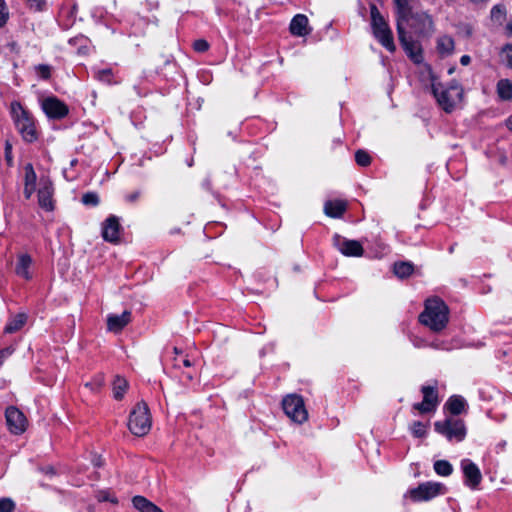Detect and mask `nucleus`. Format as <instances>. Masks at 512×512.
Returning <instances> with one entry per match:
<instances>
[{"label":"nucleus","mask_w":512,"mask_h":512,"mask_svg":"<svg viewBox=\"0 0 512 512\" xmlns=\"http://www.w3.org/2000/svg\"><path fill=\"white\" fill-rule=\"evenodd\" d=\"M449 310L447 305L439 298L428 299L424 311L419 315L421 324L434 332L443 330L448 323Z\"/></svg>","instance_id":"1"},{"label":"nucleus","mask_w":512,"mask_h":512,"mask_svg":"<svg viewBox=\"0 0 512 512\" xmlns=\"http://www.w3.org/2000/svg\"><path fill=\"white\" fill-rule=\"evenodd\" d=\"M507 126L510 130H512V116L508 118L507 120Z\"/></svg>","instance_id":"52"},{"label":"nucleus","mask_w":512,"mask_h":512,"mask_svg":"<svg viewBox=\"0 0 512 512\" xmlns=\"http://www.w3.org/2000/svg\"><path fill=\"white\" fill-rule=\"evenodd\" d=\"M346 202L341 200L327 201L324 204V213L331 218H340L346 211Z\"/></svg>","instance_id":"21"},{"label":"nucleus","mask_w":512,"mask_h":512,"mask_svg":"<svg viewBox=\"0 0 512 512\" xmlns=\"http://www.w3.org/2000/svg\"><path fill=\"white\" fill-rule=\"evenodd\" d=\"M152 425L151 415L148 405L141 401L135 405L129 415L128 428L138 437L146 435Z\"/></svg>","instance_id":"4"},{"label":"nucleus","mask_w":512,"mask_h":512,"mask_svg":"<svg viewBox=\"0 0 512 512\" xmlns=\"http://www.w3.org/2000/svg\"><path fill=\"white\" fill-rule=\"evenodd\" d=\"M427 427L428 424H424L420 421H415L410 425V431L413 434V436L420 438L426 435Z\"/></svg>","instance_id":"31"},{"label":"nucleus","mask_w":512,"mask_h":512,"mask_svg":"<svg viewBox=\"0 0 512 512\" xmlns=\"http://www.w3.org/2000/svg\"><path fill=\"white\" fill-rule=\"evenodd\" d=\"M5 153H6V159L10 162L11 161V145L9 143H6Z\"/></svg>","instance_id":"47"},{"label":"nucleus","mask_w":512,"mask_h":512,"mask_svg":"<svg viewBox=\"0 0 512 512\" xmlns=\"http://www.w3.org/2000/svg\"><path fill=\"white\" fill-rule=\"evenodd\" d=\"M26 321L27 315L24 313H19L10 319L4 329V332L9 334L17 332L25 325Z\"/></svg>","instance_id":"25"},{"label":"nucleus","mask_w":512,"mask_h":512,"mask_svg":"<svg viewBox=\"0 0 512 512\" xmlns=\"http://www.w3.org/2000/svg\"><path fill=\"white\" fill-rule=\"evenodd\" d=\"M285 414L295 423L302 424L308 419L304 400L297 394L287 395L282 401Z\"/></svg>","instance_id":"6"},{"label":"nucleus","mask_w":512,"mask_h":512,"mask_svg":"<svg viewBox=\"0 0 512 512\" xmlns=\"http://www.w3.org/2000/svg\"><path fill=\"white\" fill-rule=\"evenodd\" d=\"M501 57L506 65L512 68V44H508L502 49Z\"/></svg>","instance_id":"35"},{"label":"nucleus","mask_w":512,"mask_h":512,"mask_svg":"<svg viewBox=\"0 0 512 512\" xmlns=\"http://www.w3.org/2000/svg\"><path fill=\"white\" fill-rule=\"evenodd\" d=\"M11 114L14 124L26 142H33L37 139L34 121L19 102L11 103Z\"/></svg>","instance_id":"3"},{"label":"nucleus","mask_w":512,"mask_h":512,"mask_svg":"<svg viewBox=\"0 0 512 512\" xmlns=\"http://www.w3.org/2000/svg\"><path fill=\"white\" fill-rule=\"evenodd\" d=\"M97 499L99 502H105V501H109L113 504H117L118 503V500L116 497L112 496L110 494L109 491H106V490H102V491H99L96 495Z\"/></svg>","instance_id":"37"},{"label":"nucleus","mask_w":512,"mask_h":512,"mask_svg":"<svg viewBox=\"0 0 512 512\" xmlns=\"http://www.w3.org/2000/svg\"><path fill=\"white\" fill-rule=\"evenodd\" d=\"M396 10L397 25L403 26L413 17V0H393Z\"/></svg>","instance_id":"16"},{"label":"nucleus","mask_w":512,"mask_h":512,"mask_svg":"<svg viewBox=\"0 0 512 512\" xmlns=\"http://www.w3.org/2000/svg\"><path fill=\"white\" fill-rule=\"evenodd\" d=\"M38 203L39 205L47 210H53V201H52V187L50 184H45L38 191Z\"/></svg>","instance_id":"22"},{"label":"nucleus","mask_w":512,"mask_h":512,"mask_svg":"<svg viewBox=\"0 0 512 512\" xmlns=\"http://www.w3.org/2000/svg\"><path fill=\"white\" fill-rule=\"evenodd\" d=\"M466 402L461 396H452L446 403V406L451 414L459 415L463 412Z\"/></svg>","instance_id":"27"},{"label":"nucleus","mask_w":512,"mask_h":512,"mask_svg":"<svg viewBox=\"0 0 512 512\" xmlns=\"http://www.w3.org/2000/svg\"><path fill=\"white\" fill-rule=\"evenodd\" d=\"M497 92L502 100L512 99V81L502 79L497 84Z\"/></svg>","instance_id":"29"},{"label":"nucleus","mask_w":512,"mask_h":512,"mask_svg":"<svg viewBox=\"0 0 512 512\" xmlns=\"http://www.w3.org/2000/svg\"><path fill=\"white\" fill-rule=\"evenodd\" d=\"M140 195H141L140 191H134L133 193L128 194L126 196V200L131 203L136 202L139 199Z\"/></svg>","instance_id":"44"},{"label":"nucleus","mask_w":512,"mask_h":512,"mask_svg":"<svg viewBox=\"0 0 512 512\" xmlns=\"http://www.w3.org/2000/svg\"><path fill=\"white\" fill-rule=\"evenodd\" d=\"M333 244L345 256L360 257L364 253V249L360 242L356 240H347L338 234L333 237Z\"/></svg>","instance_id":"12"},{"label":"nucleus","mask_w":512,"mask_h":512,"mask_svg":"<svg viewBox=\"0 0 512 512\" xmlns=\"http://www.w3.org/2000/svg\"><path fill=\"white\" fill-rule=\"evenodd\" d=\"M184 376L188 381H192L194 379V375L191 372L184 373Z\"/></svg>","instance_id":"51"},{"label":"nucleus","mask_w":512,"mask_h":512,"mask_svg":"<svg viewBox=\"0 0 512 512\" xmlns=\"http://www.w3.org/2000/svg\"><path fill=\"white\" fill-rule=\"evenodd\" d=\"M6 423L11 433L19 435L25 432L27 428V419L25 415L16 407L10 406L5 412Z\"/></svg>","instance_id":"10"},{"label":"nucleus","mask_w":512,"mask_h":512,"mask_svg":"<svg viewBox=\"0 0 512 512\" xmlns=\"http://www.w3.org/2000/svg\"><path fill=\"white\" fill-rule=\"evenodd\" d=\"M423 401L421 403H415L413 408L421 413H428L433 411L438 404V395L435 386H423Z\"/></svg>","instance_id":"13"},{"label":"nucleus","mask_w":512,"mask_h":512,"mask_svg":"<svg viewBox=\"0 0 512 512\" xmlns=\"http://www.w3.org/2000/svg\"><path fill=\"white\" fill-rule=\"evenodd\" d=\"M410 20L415 22V25H417L416 31L420 34H427L433 31L434 23L427 12H413V17Z\"/></svg>","instance_id":"18"},{"label":"nucleus","mask_w":512,"mask_h":512,"mask_svg":"<svg viewBox=\"0 0 512 512\" xmlns=\"http://www.w3.org/2000/svg\"><path fill=\"white\" fill-rule=\"evenodd\" d=\"M308 18L303 14H297L290 23V32L295 36H305L309 33L307 30Z\"/></svg>","instance_id":"19"},{"label":"nucleus","mask_w":512,"mask_h":512,"mask_svg":"<svg viewBox=\"0 0 512 512\" xmlns=\"http://www.w3.org/2000/svg\"><path fill=\"white\" fill-rule=\"evenodd\" d=\"M414 270V266L411 262H397L393 266L395 275L399 278L409 277Z\"/></svg>","instance_id":"28"},{"label":"nucleus","mask_w":512,"mask_h":512,"mask_svg":"<svg viewBox=\"0 0 512 512\" xmlns=\"http://www.w3.org/2000/svg\"><path fill=\"white\" fill-rule=\"evenodd\" d=\"M34 188H35V186H32V185H30V186H26V185H25V188H24V195H25V197H26L27 199H29V198L31 197V195L33 194V192H34Z\"/></svg>","instance_id":"46"},{"label":"nucleus","mask_w":512,"mask_h":512,"mask_svg":"<svg viewBox=\"0 0 512 512\" xmlns=\"http://www.w3.org/2000/svg\"><path fill=\"white\" fill-rule=\"evenodd\" d=\"M435 430L444 435L448 440H456L458 442L464 440L466 436L465 424L460 419L447 418L444 421L434 423Z\"/></svg>","instance_id":"7"},{"label":"nucleus","mask_w":512,"mask_h":512,"mask_svg":"<svg viewBox=\"0 0 512 512\" xmlns=\"http://www.w3.org/2000/svg\"><path fill=\"white\" fill-rule=\"evenodd\" d=\"M131 321V312L125 310L121 315L111 314L107 317L109 331L118 333Z\"/></svg>","instance_id":"17"},{"label":"nucleus","mask_w":512,"mask_h":512,"mask_svg":"<svg viewBox=\"0 0 512 512\" xmlns=\"http://www.w3.org/2000/svg\"><path fill=\"white\" fill-rule=\"evenodd\" d=\"M461 468L465 477V484L475 489L482 481L480 469L469 459H463L461 461Z\"/></svg>","instance_id":"14"},{"label":"nucleus","mask_w":512,"mask_h":512,"mask_svg":"<svg viewBox=\"0 0 512 512\" xmlns=\"http://www.w3.org/2000/svg\"><path fill=\"white\" fill-rule=\"evenodd\" d=\"M111 75V70L110 69H105V70H102L98 73V77L99 79H106L107 81H109L108 77Z\"/></svg>","instance_id":"45"},{"label":"nucleus","mask_w":512,"mask_h":512,"mask_svg":"<svg viewBox=\"0 0 512 512\" xmlns=\"http://www.w3.org/2000/svg\"><path fill=\"white\" fill-rule=\"evenodd\" d=\"M27 5L31 10L40 12L46 8V0H27Z\"/></svg>","instance_id":"39"},{"label":"nucleus","mask_w":512,"mask_h":512,"mask_svg":"<svg viewBox=\"0 0 512 512\" xmlns=\"http://www.w3.org/2000/svg\"><path fill=\"white\" fill-rule=\"evenodd\" d=\"M15 503L10 498L0 499V512H13Z\"/></svg>","instance_id":"40"},{"label":"nucleus","mask_w":512,"mask_h":512,"mask_svg":"<svg viewBox=\"0 0 512 512\" xmlns=\"http://www.w3.org/2000/svg\"><path fill=\"white\" fill-rule=\"evenodd\" d=\"M445 492V486L439 482H425L408 491L409 497L415 501H429Z\"/></svg>","instance_id":"8"},{"label":"nucleus","mask_w":512,"mask_h":512,"mask_svg":"<svg viewBox=\"0 0 512 512\" xmlns=\"http://www.w3.org/2000/svg\"><path fill=\"white\" fill-rule=\"evenodd\" d=\"M93 463L95 466L97 467H100L102 466V460H101V457H96L95 459H93Z\"/></svg>","instance_id":"49"},{"label":"nucleus","mask_w":512,"mask_h":512,"mask_svg":"<svg viewBox=\"0 0 512 512\" xmlns=\"http://www.w3.org/2000/svg\"><path fill=\"white\" fill-rule=\"evenodd\" d=\"M371 26L375 38L390 52L395 51V44L393 41L392 32L385 21L384 17L376 7L370 6Z\"/></svg>","instance_id":"5"},{"label":"nucleus","mask_w":512,"mask_h":512,"mask_svg":"<svg viewBox=\"0 0 512 512\" xmlns=\"http://www.w3.org/2000/svg\"><path fill=\"white\" fill-rule=\"evenodd\" d=\"M46 472H47V473H50V474H53V473H54V470H53V468H51V467H50V468H48V469L46 470Z\"/></svg>","instance_id":"54"},{"label":"nucleus","mask_w":512,"mask_h":512,"mask_svg":"<svg viewBox=\"0 0 512 512\" xmlns=\"http://www.w3.org/2000/svg\"><path fill=\"white\" fill-rule=\"evenodd\" d=\"M505 11L502 6L496 5L491 9V18L500 21L504 17Z\"/></svg>","instance_id":"42"},{"label":"nucleus","mask_w":512,"mask_h":512,"mask_svg":"<svg viewBox=\"0 0 512 512\" xmlns=\"http://www.w3.org/2000/svg\"><path fill=\"white\" fill-rule=\"evenodd\" d=\"M434 470L440 476H449L453 472V467L446 460H438L434 463Z\"/></svg>","instance_id":"30"},{"label":"nucleus","mask_w":512,"mask_h":512,"mask_svg":"<svg viewBox=\"0 0 512 512\" xmlns=\"http://www.w3.org/2000/svg\"><path fill=\"white\" fill-rule=\"evenodd\" d=\"M181 364L184 367H193L196 366L195 359H190L187 355L183 359L174 358V367L175 368H181Z\"/></svg>","instance_id":"36"},{"label":"nucleus","mask_w":512,"mask_h":512,"mask_svg":"<svg viewBox=\"0 0 512 512\" xmlns=\"http://www.w3.org/2000/svg\"><path fill=\"white\" fill-rule=\"evenodd\" d=\"M470 61H471V58H470V56H468V55H463V56L460 58V63H461L462 65H468V64L470 63Z\"/></svg>","instance_id":"48"},{"label":"nucleus","mask_w":512,"mask_h":512,"mask_svg":"<svg viewBox=\"0 0 512 512\" xmlns=\"http://www.w3.org/2000/svg\"><path fill=\"white\" fill-rule=\"evenodd\" d=\"M8 19L4 0H0V27L4 26Z\"/></svg>","instance_id":"43"},{"label":"nucleus","mask_w":512,"mask_h":512,"mask_svg":"<svg viewBox=\"0 0 512 512\" xmlns=\"http://www.w3.org/2000/svg\"><path fill=\"white\" fill-rule=\"evenodd\" d=\"M193 48L196 52L203 53L208 50L209 44L204 39H198L194 41Z\"/></svg>","instance_id":"41"},{"label":"nucleus","mask_w":512,"mask_h":512,"mask_svg":"<svg viewBox=\"0 0 512 512\" xmlns=\"http://www.w3.org/2000/svg\"><path fill=\"white\" fill-rule=\"evenodd\" d=\"M9 354V352L7 350H2L0 351V364L2 363L4 357Z\"/></svg>","instance_id":"50"},{"label":"nucleus","mask_w":512,"mask_h":512,"mask_svg":"<svg viewBox=\"0 0 512 512\" xmlns=\"http://www.w3.org/2000/svg\"><path fill=\"white\" fill-rule=\"evenodd\" d=\"M397 33L399 41L405 50L408 57L415 63L420 64L423 62L422 48L419 42L414 41L407 35L404 26L397 25Z\"/></svg>","instance_id":"9"},{"label":"nucleus","mask_w":512,"mask_h":512,"mask_svg":"<svg viewBox=\"0 0 512 512\" xmlns=\"http://www.w3.org/2000/svg\"><path fill=\"white\" fill-rule=\"evenodd\" d=\"M36 183V173L33 169L32 164H27L25 166V185L26 186H35Z\"/></svg>","instance_id":"33"},{"label":"nucleus","mask_w":512,"mask_h":512,"mask_svg":"<svg viewBox=\"0 0 512 512\" xmlns=\"http://www.w3.org/2000/svg\"><path fill=\"white\" fill-rule=\"evenodd\" d=\"M453 72H454V68H450L448 71L449 74H452Z\"/></svg>","instance_id":"55"},{"label":"nucleus","mask_w":512,"mask_h":512,"mask_svg":"<svg viewBox=\"0 0 512 512\" xmlns=\"http://www.w3.org/2000/svg\"><path fill=\"white\" fill-rule=\"evenodd\" d=\"M132 503L140 512H163L162 509L143 496H134Z\"/></svg>","instance_id":"23"},{"label":"nucleus","mask_w":512,"mask_h":512,"mask_svg":"<svg viewBox=\"0 0 512 512\" xmlns=\"http://www.w3.org/2000/svg\"><path fill=\"white\" fill-rule=\"evenodd\" d=\"M431 89L439 106L448 113L453 111L456 103L460 101L463 96V90L457 81H452L449 86L444 87L435 77H432Z\"/></svg>","instance_id":"2"},{"label":"nucleus","mask_w":512,"mask_h":512,"mask_svg":"<svg viewBox=\"0 0 512 512\" xmlns=\"http://www.w3.org/2000/svg\"><path fill=\"white\" fill-rule=\"evenodd\" d=\"M32 265V258L28 254H20L15 267V272L18 276L29 280L31 279L30 267Z\"/></svg>","instance_id":"20"},{"label":"nucleus","mask_w":512,"mask_h":512,"mask_svg":"<svg viewBox=\"0 0 512 512\" xmlns=\"http://www.w3.org/2000/svg\"><path fill=\"white\" fill-rule=\"evenodd\" d=\"M454 47L455 43L451 36L442 35L437 39V51L442 57L451 55Z\"/></svg>","instance_id":"24"},{"label":"nucleus","mask_w":512,"mask_h":512,"mask_svg":"<svg viewBox=\"0 0 512 512\" xmlns=\"http://www.w3.org/2000/svg\"><path fill=\"white\" fill-rule=\"evenodd\" d=\"M121 225L115 215L109 216L102 226V237L110 243H118L120 239Z\"/></svg>","instance_id":"15"},{"label":"nucleus","mask_w":512,"mask_h":512,"mask_svg":"<svg viewBox=\"0 0 512 512\" xmlns=\"http://www.w3.org/2000/svg\"><path fill=\"white\" fill-rule=\"evenodd\" d=\"M128 381L121 377L116 376L113 381V396L116 400H121L124 397V394L126 393L128 389Z\"/></svg>","instance_id":"26"},{"label":"nucleus","mask_w":512,"mask_h":512,"mask_svg":"<svg viewBox=\"0 0 512 512\" xmlns=\"http://www.w3.org/2000/svg\"><path fill=\"white\" fill-rule=\"evenodd\" d=\"M173 351H174V353H175V354H177V355L182 353V351H180L177 347H174V348H173Z\"/></svg>","instance_id":"53"},{"label":"nucleus","mask_w":512,"mask_h":512,"mask_svg":"<svg viewBox=\"0 0 512 512\" xmlns=\"http://www.w3.org/2000/svg\"><path fill=\"white\" fill-rule=\"evenodd\" d=\"M41 106L47 117L51 119H62L69 112L68 106L55 96L43 99Z\"/></svg>","instance_id":"11"},{"label":"nucleus","mask_w":512,"mask_h":512,"mask_svg":"<svg viewBox=\"0 0 512 512\" xmlns=\"http://www.w3.org/2000/svg\"><path fill=\"white\" fill-rule=\"evenodd\" d=\"M82 202L85 205L97 206L99 204V197L94 192H88L82 196Z\"/></svg>","instance_id":"34"},{"label":"nucleus","mask_w":512,"mask_h":512,"mask_svg":"<svg viewBox=\"0 0 512 512\" xmlns=\"http://www.w3.org/2000/svg\"><path fill=\"white\" fill-rule=\"evenodd\" d=\"M35 69H36V72L39 75V77H41L42 79L47 80L50 78L51 67L49 65L40 64V65L36 66Z\"/></svg>","instance_id":"38"},{"label":"nucleus","mask_w":512,"mask_h":512,"mask_svg":"<svg viewBox=\"0 0 512 512\" xmlns=\"http://www.w3.org/2000/svg\"><path fill=\"white\" fill-rule=\"evenodd\" d=\"M355 161L358 165L362 167H366L371 162V157L369 154L364 150H357L355 153Z\"/></svg>","instance_id":"32"}]
</instances>
